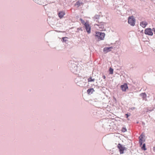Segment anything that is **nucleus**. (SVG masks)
Instances as JSON below:
<instances>
[{
    "label": "nucleus",
    "mask_w": 155,
    "mask_h": 155,
    "mask_svg": "<svg viewBox=\"0 0 155 155\" xmlns=\"http://www.w3.org/2000/svg\"><path fill=\"white\" fill-rule=\"evenodd\" d=\"M84 26L88 34L91 33V27L88 22H87L84 24Z\"/></svg>",
    "instance_id": "obj_3"
},
{
    "label": "nucleus",
    "mask_w": 155,
    "mask_h": 155,
    "mask_svg": "<svg viewBox=\"0 0 155 155\" xmlns=\"http://www.w3.org/2000/svg\"><path fill=\"white\" fill-rule=\"evenodd\" d=\"M66 37L63 38H62V40H63V41H66V40H65V39H66Z\"/></svg>",
    "instance_id": "obj_20"
},
{
    "label": "nucleus",
    "mask_w": 155,
    "mask_h": 155,
    "mask_svg": "<svg viewBox=\"0 0 155 155\" xmlns=\"http://www.w3.org/2000/svg\"><path fill=\"white\" fill-rule=\"evenodd\" d=\"M125 115L126 116V118H127L129 116V115L127 114H126Z\"/></svg>",
    "instance_id": "obj_22"
},
{
    "label": "nucleus",
    "mask_w": 155,
    "mask_h": 155,
    "mask_svg": "<svg viewBox=\"0 0 155 155\" xmlns=\"http://www.w3.org/2000/svg\"><path fill=\"white\" fill-rule=\"evenodd\" d=\"M95 36L96 37V38L98 40H103L104 38L105 34L104 33L100 32L99 31H96Z\"/></svg>",
    "instance_id": "obj_1"
},
{
    "label": "nucleus",
    "mask_w": 155,
    "mask_h": 155,
    "mask_svg": "<svg viewBox=\"0 0 155 155\" xmlns=\"http://www.w3.org/2000/svg\"><path fill=\"white\" fill-rule=\"evenodd\" d=\"M117 147L119 149V151L120 154L124 153V151L125 149V147L122 145L121 144L119 143L117 145Z\"/></svg>",
    "instance_id": "obj_4"
},
{
    "label": "nucleus",
    "mask_w": 155,
    "mask_h": 155,
    "mask_svg": "<svg viewBox=\"0 0 155 155\" xmlns=\"http://www.w3.org/2000/svg\"><path fill=\"white\" fill-rule=\"evenodd\" d=\"M121 131L123 132H125L127 131V129L125 128H123L122 129Z\"/></svg>",
    "instance_id": "obj_18"
},
{
    "label": "nucleus",
    "mask_w": 155,
    "mask_h": 155,
    "mask_svg": "<svg viewBox=\"0 0 155 155\" xmlns=\"http://www.w3.org/2000/svg\"><path fill=\"white\" fill-rule=\"evenodd\" d=\"M142 150H146V148H145V143H144L143 144V146L142 147Z\"/></svg>",
    "instance_id": "obj_16"
},
{
    "label": "nucleus",
    "mask_w": 155,
    "mask_h": 155,
    "mask_svg": "<svg viewBox=\"0 0 155 155\" xmlns=\"http://www.w3.org/2000/svg\"><path fill=\"white\" fill-rule=\"evenodd\" d=\"M120 88L122 91H125L127 89H128V87L126 84H124L120 86Z\"/></svg>",
    "instance_id": "obj_8"
},
{
    "label": "nucleus",
    "mask_w": 155,
    "mask_h": 155,
    "mask_svg": "<svg viewBox=\"0 0 155 155\" xmlns=\"http://www.w3.org/2000/svg\"><path fill=\"white\" fill-rule=\"evenodd\" d=\"M80 5L81 2L79 1L77 2L75 4V5H77L78 6H79Z\"/></svg>",
    "instance_id": "obj_15"
},
{
    "label": "nucleus",
    "mask_w": 155,
    "mask_h": 155,
    "mask_svg": "<svg viewBox=\"0 0 155 155\" xmlns=\"http://www.w3.org/2000/svg\"><path fill=\"white\" fill-rule=\"evenodd\" d=\"M113 48L112 47L104 48L103 49V51L105 53H107L109 51H111Z\"/></svg>",
    "instance_id": "obj_7"
},
{
    "label": "nucleus",
    "mask_w": 155,
    "mask_h": 155,
    "mask_svg": "<svg viewBox=\"0 0 155 155\" xmlns=\"http://www.w3.org/2000/svg\"><path fill=\"white\" fill-rule=\"evenodd\" d=\"M87 91V93L88 94H89L91 93H92L94 91V90L93 88H90L88 89Z\"/></svg>",
    "instance_id": "obj_13"
},
{
    "label": "nucleus",
    "mask_w": 155,
    "mask_h": 155,
    "mask_svg": "<svg viewBox=\"0 0 155 155\" xmlns=\"http://www.w3.org/2000/svg\"><path fill=\"white\" fill-rule=\"evenodd\" d=\"M95 81L94 78L92 79L91 77L89 78L88 79V82H90L91 81Z\"/></svg>",
    "instance_id": "obj_14"
},
{
    "label": "nucleus",
    "mask_w": 155,
    "mask_h": 155,
    "mask_svg": "<svg viewBox=\"0 0 155 155\" xmlns=\"http://www.w3.org/2000/svg\"><path fill=\"white\" fill-rule=\"evenodd\" d=\"M144 33L146 35H153V33L151 31V29L150 28L146 29L145 30Z\"/></svg>",
    "instance_id": "obj_5"
},
{
    "label": "nucleus",
    "mask_w": 155,
    "mask_h": 155,
    "mask_svg": "<svg viewBox=\"0 0 155 155\" xmlns=\"http://www.w3.org/2000/svg\"><path fill=\"white\" fill-rule=\"evenodd\" d=\"M140 95L142 97L143 100H144L146 98L147 95L145 93H142L140 94Z\"/></svg>",
    "instance_id": "obj_12"
},
{
    "label": "nucleus",
    "mask_w": 155,
    "mask_h": 155,
    "mask_svg": "<svg viewBox=\"0 0 155 155\" xmlns=\"http://www.w3.org/2000/svg\"><path fill=\"white\" fill-rule=\"evenodd\" d=\"M128 23L131 25L134 26L135 25V19L133 16H132L128 18Z\"/></svg>",
    "instance_id": "obj_2"
},
{
    "label": "nucleus",
    "mask_w": 155,
    "mask_h": 155,
    "mask_svg": "<svg viewBox=\"0 0 155 155\" xmlns=\"http://www.w3.org/2000/svg\"><path fill=\"white\" fill-rule=\"evenodd\" d=\"M65 14L64 12L63 11L60 12L58 14V16L60 18H62Z\"/></svg>",
    "instance_id": "obj_10"
},
{
    "label": "nucleus",
    "mask_w": 155,
    "mask_h": 155,
    "mask_svg": "<svg viewBox=\"0 0 155 155\" xmlns=\"http://www.w3.org/2000/svg\"><path fill=\"white\" fill-rule=\"evenodd\" d=\"M113 69H111V68H110V74H112L113 73Z\"/></svg>",
    "instance_id": "obj_19"
},
{
    "label": "nucleus",
    "mask_w": 155,
    "mask_h": 155,
    "mask_svg": "<svg viewBox=\"0 0 155 155\" xmlns=\"http://www.w3.org/2000/svg\"><path fill=\"white\" fill-rule=\"evenodd\" d=\"M147 24V22L145 21H142L140 23V25L143 28H145Z\"/></svg>",
    "instance_id": "obj_9"
},
{
    "label": "nucleus",
    "mask_w": 155,
    "mask_h": 155,
    "mask_svg": "<svg viewBox=\"0 0 155 155\" xmlns=\"http://www.w3.org/2000/svg\"><path fill=\"white\" fill-rule=\"evenodd\" d=\"M80 20L82 24H83L84 25V24L86 22H85V21L81 18H80Z\"/></svg>",
    "instance_id": "obj_17"
},
{
    "label": "nucleus",
    "mask_w": 155,
    "mask_h": 155,
    "mask_svg": "<svg viewBox=\"0 0 155 155\" xmlns=\"http://www.w3.org/2000/svg\"><path fill=\"white\" fill-rule=\"evenodd\" d=\"M102 78L104 79H105L106 78V77L105 75H103Z\"/></svg>",
    "instance_id": "obj_21"
},
{
    "label": "nucleus",
    "mask_w": 155,
    "mask_h": 155,
    "mask_svg": "<svg viewBox=\"0 0 155 155\" xmlns=\"http://www.w3.org/2000/svg\"><path fill=\"white\" fill-rule=\"evenodd\" d=\"M153 30L154 32V34H155V28L153 29Z\"/></svg>",
    "instance_id": "obj_23"
},
{
    "label": "nucleus",
    "mask_w": 155,
    "mask_h": 155,
    "mask_svg": "<svg viewBox=\"0 0 155 155\" xmlns=\"http://www.w3.org/2000/svg\"><path fill=\"white\" fill-rule=\"evenodd\" d=\"M144 135L141 134L139 137V143L140 145V146H141L143 143L145 141V140L144 138Z\"/></svg>",
    "instance_id": "obj_6"
},
{
    "label": "nucleus",
    "mask_w": 155,
    "mask_h": 155,
    "mask_svg": "<svg viewBox=\"0 0 155 155\" xmlns=\"http://www.w3.org/2000/svg\"><path fill=\"white\" fill-rule=\"evenodd\" d=\"M104 23H102L101 25H97L99 26V30L100 31H102L104 30Z\"/></svg>",
    "instance_id": "obj_11"
}]
</instances>
